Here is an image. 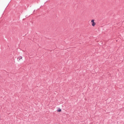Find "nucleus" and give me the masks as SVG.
Listing matches in <instances>:
<instances>
[{"label":"nucleus","instance_id":"f257e3e1","mask_svg":"<svg viewBox=\"0 0 124 124\" xmlns=\"http://www.w3.org/2000/svg\"><path fill=\"white\" fill-rule=\"evenodd\" d=\"M91 22L92 23L93 27H94V26H95V22H94V19L92 20Z\"/></svg>","mask_w":124,"mask_h":124},{"label":"nucleus","instance_id":"f03ea898","mask_svg":"<svg viewBox=\"0 0 124 124\" xmlns=\"http://www.w3.org/2000/svg\"><path fill=\"white\" fill-rule=\"evenodd\" d=\"M22 59H23V57H22V56H19V57L17 58V61H18V62H20V61H21V60H22Z\"/></svg>","mask_w":124,"mask_h":124},{"label":"nucleus","instance_id":"7ed1b4c3","mask_svg":"<svg viewBox=\"0 0 124 124\" xmlns=\"http://www.w3.org/2000/svg\"><path fill=\"white\" fill-rule=\"evenodd\" d=\"M58 112H62V109L61 108L59 109L58 110H57Z\"/></svg>","mask_w":124,"mask_h":124}]
</instances>
